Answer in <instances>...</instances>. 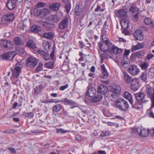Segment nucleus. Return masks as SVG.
I'll return each mask as SVG.
<instances>
[{
	"instance_id": "nucleus-1",
	"label": "nucleus",
	"mask_w": 154,
	"mask_h": 154,
	"mask_svg": "<svg viewBox=\"0 0 154 154\" xmlns=\"http://www.w3.org/2000/svg\"><path fill=\"white\" fill-rule=\"evenodd\" d=\"M22 65L20 62H18L16 64L14 70H12V75L11 79L12 83L16 84L18 81V78L20 73H21Z\"/></svg>"
},
{
	"instance_id": "nucleus-2",
	"label": "nucleus",
	"mask_w": 154,
	"mask_h": 154,
	"mask_svg": "<svg viewBox=\"0 0 154 154\" xmlns=\"http://www.w3.org/2000/svg\"><path fill=\"white\" fill-rule=\"evenodd\" d=\"M117 108L121 111L125 112L129 107V104L127 101L124 99L119 98L115 102Z\"/></svg>"
},
{
	"instance_id": "nucleus-3",
	"label": "nucleus",
	"mask_w": 154,
	"mask_h": 154,
	"mask_svg": "<svg viewBox=\"0 0 154 154\" xmlns=\"http://www.w3.org/2000/svg\"><path fill=\"white\" fill-rule=\"evenodd\" d=\"M38 62V60L35 58L31 57L27 58L26 64L30 68H33L37 65Z\"/></svg>"
},
{
	"instance_id": "nucleus-4",
	"label": "nucleus",
	"mask_w": 154,
	"mask_h": 154,
	"mask_svg": "<svg viewBox=\"0 0 154 154\" xmlns=\"http://www.w3.org/2000/svg\"><path fill=\"white\" fill-rule=\"evenodd\" d=\"M102 36L103 42V43H105L106 45L107 46V48L106 49L102 48L103 44L101 42H98V45L101 51L103 52L106 51L108 50L109 47L111 46L112 45V44L111 42L109 41L108 38H106V40L103 38V35Z\"/></svg>"
},
{
	"instance_id": "nucleus-5",
	"label": "nucleus",
	"mask_w": 154,
	"mask_h": 154,
	"mask_svg": "<svg viewBox=\"0 0 154 154\" xmlns=\"http://www.w3.org/2000/svg\"><path fill=\"white\" fill-rule=\"evenodd\" d=\"M135 96L136 100L139 102L143 103L148 101L147 100L145 99L146 94L143 92H140L135 94Z\"/></svg>"
},
{
	"instance_id": "nucleus-6",
	"label": "nucleus",
	"mask_w": 154,
	"mask_h": 154,
	"mask_svg": "<svg viewBox=\"0 0 154 154\" xmlns=\"http://www.w3.org/2000/svg\"><path fill=\"white\" fill-rule=\"evenodd\" d=\"M87 88L88 90L85 93V97L88 98H92L94 97L96 93L95 89L91 85H89Z\"/></svg>"
},
{
	"instance_id": "nucleus-7",
	"label": "nucleus",
	"mask_w": 154,
	"mask_h": 154,
	"mask_svg": "<svg viewBox=\"0 0 154 154\" xmlns=\"http://www.w3.org/2000/svg\"><path fill=\"white\" fill-rule=\"evenodd\" d=\"M76 8L75 10V12L77 15H79L80 14V12L82 13L81 9L85 8V3L82 2H78L76 4Z\"/></svg>"
},
{
	"instance_id": "nucleus-8",
	"label": "nucleus",
	"mask_w": 154,
	"mask_h": 154,
	"mask_svg": "<svg viewBox=\"0 0 154 154\" xmlns=\"http://www.w3.org/2000/svg\"><path fill=\"white\" fill-rule=\"evenodd\" d=\"M128 71L131 75H135L139 72V70L137 67L135 65H131L128 69Z\"/></svg>"
},
{
	"instance_id": "nucleus-9",
	"label": "nucleus",
	"mask_w": 154,
	"mask_h": 154,
	"mask_svg": "<svg viewBox=\"0 0 154 154\" xmlns=\"http://www.w3.org/2000/svg\"><path fill=\"white\" fill-rule=\"evenodd\" d=\"M26 46L30 48L34 54H36V51L38 48L36 47V44L34 41L31 40H28L26 43Z\"/></svg>"
},
{
	"instance_id": "nucleus-10",
	"label": "nucleus",
	"mask_w": 154,
	"mask_h": 154,
	"mask_svg": "<svg viewBox=\"0 0 154 154\" xmlns=\"http://www.w3.org/2000/svg\"><path fill=\"white\" fill-rule=\"evenodd\" d=\"M38 54L42 57L43 59L46 61L49 59L50 56L49 53L47 51H45L42 49H38L36 51V54Z\"/></svg>"
},
{
	"instance_id": "nucleus-11",
	"label": "nucleus",
	"mask_w": 154,
	"mask_h": 154,
	"mask_svg": "<svg viewBox=\"0 0 154 154\" xmlns=\"http://www.w3.org/2000/svg\"><path fill=\"white\" fill-rule=\"evenodd\" d=\"M139 87V80L138 79H133L131 83L130 88L134 91H137Z\"/></svg>"
},
{
	"instance_id": "nucleus-12",
	"label": "nucleus",
	"mask_w": 154,
	"mask_h": 154,
	"mask_svg": "<svg viewBox=\"0 0 154 154\" xmlns=\"http://www.w3.org/2000/svg\"><path fill=\"white\" fill-rule=\"evenodd\" d=\"M133 36L137 40L142 41L143 39L142 32L140 30H137L133 33Z\"/></svg>"
},
{
	"instance_id": "nucleus-13",
	"label": "nucleus",
	"mask_w": 154,
	"mask_h": 154,
	"mask_svg": "<svg viewBox=\"0 0 154 154\" xmlns=\"http://www.w3.org/2000/svg\"><path fill=\"white\" fill-rule=\"evenodd\" d=\"M107 90L108 88L106 86L103 85H100L98 86L97 92L98 94L104 95L106 93Z\"/></svg>"
},
{
	"instance_id": "nucleus-14",
	"label": "nucleus",
	"mask_w": 154,
	"mask_h": 154,
	"mask_svg": "<svg viewBox=\"0 0 154 154\" xmlns=\"http://www.w3.org/2000/svg\"><path fill=\"white\" fill-rule=\"evenodd\" d=\"M127 12L124 9H120L116 13V16L118 17L121 19L125 17Z\"/></svg>"
},
{
	"instance_id": "nucleus-15",
	"label": "nucleus",
	"mask_w": 154,
	"mask_h": 154,
	"mask_svg": "<svg viewBox=\"0 0 154 154\" xmlns=\"http://www.w3.org/2000/svg\"><path fill=\"white\" fill-rule=\"evenodd\" d=\"M110 51L111 54H120L123 51L122 49L119 48L115 45H112L110 48Z\"/></svg>"
},
{
	"instance_id": "nucleus-16",
	"label": "nucleus",
	"mask_w": 154,
	"mask_h": 154,
	"mask_svg": "<svg viewBox=\"0 0 154 154\" xmlns=\"http://www.w3.org/2000/svg\"><path fill=\"white\" fill-rule=\"evenodd\" d=\"M14 17V14L12 13H9L4 15L2 17V19L3 21L4 20L7 21H9L13 20Z\"/></svg>"
},
{
	"instance_id": "nucleus-17",
	"label": "nucleus",
	"mask_w": 154,
	"mask_h": 154,
	"mask_svg": "<svg viewBox=\"0 0 154 154\" xmlns=\"http://www.w3.org/2000/svg\"><path fill=\"white\" fill-rule=\"evenodd\" d=\"M111 91L116 94H119L121 92V88L120 86L117 85H113L110 89Z\"/></svg>"
},
{
	"instance_id": "nucleus-18",
	"label": "nucleus",
	"mask_w": 154,
	"mask_h": 154,
	"mask_svg": "<svg viewBox=\"0 0 154 154\" xmlns=\"http://www.w3.org/2000/svg\"><path fill=\"white\" fill-rule=\"evenodd\" d=\"M101 68L102 74V75L101 76V77L103 79H106L108 76L109 73L105 68L104 65H102L101 66Z\"/></svg>"
},
{
	"instance_id": "nucleus-19",
	"label": "nucleus",
	"mask_w": 154,
	"mask_h": 154,
	"mask_svg": "<svg viewBox=\"0 0 154 154\" xmlns=\"http://www.w3.org/2000/svg\"><path fill=\"white\" fill-rule=\"evenodd\" d=\"M68 25V20L67 18L63 19L60 23L59 27L61 29L65 28Z\"/></svg>"
},
{
	"instance_id": "nucleus-20",
	"label": "nucleus",
	"mask_w": 154,
	"mask_h": 154,
	"mask_svg": "<svg viewBox=\"0 0 154 154\" xmlns=\"http://www.w3.org/2000/svg\"><path fill=\"white\" fill-rule=\"evenodd\" d=\"M60 5L61 4L59 3L51 4L49 5V8L51 10L57 11L59 9Z\"/></svg>"
},
{
	"instance_id": "nucleus-21",
	"label": "nucleus",
	"mask_w": 154,
	"mask_h": 154,
	"mask_svg": "<svg viewBox=\"0 0 154 154\" xmlns=\"http://www.w3.org/2000/svg\"><path fill=\"white\" fill-rule=\"evenodd\" d=\"M48 19L49 20L55 23L58 22L60 20V18L58 17L57 16L51 14L49 16Z\"/></svg>"
},
{
	"instance_id": "nucleus-22",
	"label": "nucleus",
	"mask_w": 154,
	"mask_h": 154,
	"mask_svg": "<svg viewBox=\"0 0 154 154\" xmlns=\"http://www.w3.org/2000/svg\"><path fill=\"white\" fill-rule=\"evenodd\" d=\"M13 53L12 52H8L0 55V60H6L13 55Z\"/></svg>"
},
{
	"instance_id": "nucleus-23",
	"label": "nucleus",
	"mask_w": 154,
	"mask_h": 154,
	"mask_svg": "<svg viewBox=\"0 0 154 154\" xmlns=\"http://www.w3.org/2000/svg\"><path fill=\"white\" fill-rule=\"evenodd\" d=\"M137 131L140 136L143 137L147 136L148 134V131H146L144 129L138 128L137 129Z\"/></svg>"
},
{
	"instance_id": "nucleus-24",
	"label": "nucleus",
	"mask_w": 154,
	"mask_h": 154,
	"mask_svg": "<svg viewBox=\"0 0 154 154\" xmlns=\"http://www.w3.org/2000/svg\"><path fill=\"white\" fill-rule=\"evenodd\" d=\"M129 23V21L127 19H123L121 20V25L123 28L127 29Z\"/></svg>"
},
{
	"instance_id": "nucleus-25",
	"label": "nucleus",
	"mask_w": 154,
	"mask_h": 154,
	"mask_svg": "<svg viewBox=\"0 0 154 154\" xmlns=\"http://www.w3.org/2000/svg\"><path fill=\"white\" fill-rule=\"evenodd\" d=\"M13 41L16 45H24V42L19 37H16L14 38Z\"/></svg>"
},
{
	"instance_id": "nucleus-26",
	"label": "nucleus",
	"mask_w": 154,
	"mask_h": 154,
	"mask_svg": "<svg viewBox=\"0 0 154 154\" xmlns=\"http://www.w3.org/2000/svg\"><path fill=\"white\" fill-rule=\"evenodd\" d=\"M124 78L125 81L128 84L131 81L132 78L126 72L123 73Z\"/></svg>"
},
{
	"instance_id": "nucleus-27",
	"label": "nucleus",
	"mask_w": 154,
	"mask_h": 154,
	"mask_svg": "<svg viewBox=\"0 0 154 154\" xmlns=\"http://www.w3.org/2000/svg\"><path fill=\"white\" fill-rule=\"evenodd\" d=\"M124 96L125 98L128 100L130 104H132V97L131 94L130 93L127 92H125L124 94Z\"/></svg>"
},
{
	"instance_id": "nucleus-28",
	"label": "nucleus",
	"mask_w": 154,
	"mask_h": 154,
	"mask_svg": "<svg viewBox=\"0 0 154 154\" xmlns=\"http://www.w3.org/2000/svg\"><path fill=\"white\" fill-rule=\"evenodd\" d=\"M49 14V11L48 8H44L41 9L40 17L42 18Z\"/></svg>"
},
{
	"instance_id": "nucleus-29",
	"label": "nucleus",
	"mask_w": 154,
	"mask_h": 154,
	"mask_svg": "<svg viewBox=\"0 0 154 154\" xmlns=\"http://www.w3.org/2000/svg\"><path fill=\"white\" fill-rule=\"evenodd\" d=\"M63 102L65 104L68 105L69 106H73L76 105V103L72 100H69L67 98H65L63 100Z\"/></svg>"
},
{
	"instance_id": "nucleus-30",
	"label": "nucleus",
	"mask_w": 154,
	"mask_h": 154,
	"mask_svg": "<svg viewBox=\"0 0 154 154\" xmlns=\"http://www.w3.org/2000/svg\"><path fill=\"white\" fill-rule=\"evenodd\" d=\"M143 104V103H142L139 102V101L137 100L134 103V101L133 100L132 104H131L132 105V108H133L139 109V106Z\"/></svg>"
},
{
	"instance_id": "nucleus-31",
	"label": "nucleus",
	"mask_w": 154,
	"mask_h": 154,
	"mask_svg": "<svg viewBox=\"0 0 154 154\" xmlns=\"http://www.w3.org/2000/svg\"><path fill=\"white\" fill-rule=\"evenodd\" d=\"M94 97L91 99L92 101L94 103L101 101L103 98L102 96L100 95L97 94Z\"/></svg>"
},
{
	"instance_id": "nucleus-32",
	"label": "nucleus",
	"mask_w": 154,
	"mask_h": 154,
	"mask_svg": "<svg viewBox=\"0 0 154 154\" xmlns=\"http://www.w3.org/2000/svg\"><path fill=\"white\" fill-rule=\"evenodd\" d=\"M61 109V105L60 104H57L53 107L52 111L53 112H57L59 111Z\"/></svg>"
},
{
	"instance_id": "nucleus-33",
	"label": "nucleus",
	"mask_w": 154,
	"mask_h": 154,
	"mask_svg": "<svg viewBox=\"0 0 154 154\" xmlns=\"http://www.w3.org/2000/svg\"><path fill=\"white\" fill-rule=\"evenodd\" d=\"M43 37L46 38L51 40L53 38V35L51 32H49L47 33H44Z\"/></svg>"
},
{
	"instance_id": "nucleus-34",
	"label": "nucleus",
	"mask_w": 154,
	"mask_h": 154,
	"mask_svg": "<svg viewBox=\"0 0 154 154\" xmlns=\"http://www.w3.org/2000/svg\"><path fill=\"white\" fill-rule=\"evenodd\" d=\"M42 88V84L41 83L38 86L36 87L35 88V93L38 94H39L41 92V90Z\"/></svg>"
},
{
	"instance_id": "nucleus-35",
	"label": "nucleus",
	"mask_w": 154,
	"mask_h": 154,
	"mask_svg": "<svg viewBox=\"0 0 154 154\" xmlns=\"http://www.w3.org/2000/svg\"><path fill=\"white\" fill-rule=\"evenodd\" d=\"M54 65V61H50L48 62L45 63V66L48 68L53 69Z\"/></svg>"
},
{
	"instance_id": "nucleus-36",
	"label": "nucleus",
	"mask_w": 154,
	"mask_h": 154,
	"mask_svg": "<svg viewBox=\"0 0 154 154\" xmlns=\"http://www.w3.org/2000/svg\"><path fill=\"white\" fill-rule=\"evenodd\" d=\"M140 66L142 69L146 70L149 67V65L146 62H143L140 63Z\"/></svg>"
},
{
	"instance_id": "nucleus-37",
	"label": "nucleus",
	"mask_w": 154,
	"mask_h": 154,
	"mask_svg": "<svg viewBox=\"0 0 154 154\" xmlns=\"http://www.w3.org/2000/svg\"><path fill=\"white\" fill-rule=\"evenodd\" d=\"M13 48V44L12 42L9 40H8L5 49L6 50H10Z\"/></svg>"
},
{
	"instance_id": "nucleus-38",
	"label": "nucleus",
	"mask_w": 154,
	"mask_h": 154,
	"mask_svg": "<svg viewBox=\"0 0 154 154\" xmlns=\"http://www.w3.org/2000/svg\"><path fill=\"white\" fill-rule=\"evenodd\" d=\"M79 43L81 48L85 47H89L91 46V44L89 43H85L84 44L82 42L80 41L79 42Z\"/></svg>"
},
{
	"instance_id": "nucleus-39",
	"label": "nucleus",
	"mask_w": 154,
	"mask_h": 154,
	"mask_svg": "<svg viewBox=\"0 0 154 154\" xmlns=\"http://www.w3.org/2000/svg\"><path fill=\"white\" fill-rule=\"evenodd\" d=\"M31 30L33 32H37L40 30V28L35 25L33 26L31 28Z\"/></svg>"
},
{
	"instance_id": "nucleus-40",
	"label": "nucleus",
	"mask_w": 154,
	"mask_h": 154,
	"mask_svg": "<svg viewBox=\"0 0 154 154\" xmlns=\"http://www.w3.org/2000/svg\"><path fill=\"white\" fill-rule=\"evenodd\" d=\"M23 113L24 116H25V118L27 117L29 119L32 118L34 116V113L32 112L28 113L23 112Z\"/></svg>"
},
{
	"instance_id": "nucleus-41",
	"label": "nucleus",
	"mask_w": 154,
	"mask_h": 154,
	"mask_svg": "<svg viewBox=\"0 0 154 154\" xmlns=\"http://www.w3.org/2000/svg\"><path fill=\"white\" fill-rule=\"evenodd\" d=\"M146 72L145 71L141 73L140 78L141 79L145 82L146 80Z\"/></svg>"
},
{
	"instance_id": "nucleus-42",
	"label": "nucleus",
	"mask_w": 154,
	"mask_h": 154,
	"mask_svg": "<svg viewBox=\"0 0 154 154\" xmlns=\"http://www.w3.org/2000/svg\"><path fill=\"white\" fill-rule=\"evenodd\" d=\"M129 10L130 11L132 12L133 14H135V13L139 11L137 10V8L133 5L131 6L129 8Z\"/></svg>"
},
{
	"instance_id": "nucleus-43",
	"label": "nucleus",
	"mask_w": 154,
	"mask_h": 154,
	"mask_svg": "<svg viewBox=\"0 0 154 154\" xmlns=\"http://www.w3.org/2000/svg\"><path fill=\"white\" fill-rule=\"evenodd\" d=\"M43 45L44 49L45 50H48L49 49L50 46L48 42H44L43 43Z\"/></svg>"
},
{
	"instance_id": "nucleus-44",
	"label": "nucleus",
	"mask_w": 154,
	"mask_h": 154,
	"mask_svg": "<svg viewBox=\"0 0 154 154\" xmlns=\"http://www.w3.org/2000/svg\"><path fill=\"white\" fill-rule=\"evenodd\" d=\"M43 66V64L42 63H39L35 69V72H38L41 71L42 68V67Z\"/></svg>"
},
{
	"instance_id": "nucleus-45",
	"label": "nucleus",
	"mask_w": 154,
	"mask_h": 154,
	"mask_svg": "<svg viewBox=\"0 0 154 154\" xmlns=\"http://www.w3.org/2000/svg\"><path fill=\"white\" fill-rule=\"evenodd\" d=\"M144 22L146 25H149L152 23V21L149 18H146L144 20Z\"/></svg>"
},
{
	"instance_id": "nucleus-46",
	"label": "nucleus",
	"mask_w": 154,
	"mask_h": 154,
	"mask_svg": "<svg viewBox=\"0 0 154 154\" xmlns=\"http://www.w3.org/2000/svg\"><path fill=\"white\" fill-rule=\"evenodd\" d=\"M110 134V132L108 131H103L100 134V136L104 137L109 136Z\"/></svg>"
},
{
	"instance_id": "nucleus-47",
	"label": "nucleus",
	"mask_w": 154,
	"mask_h": 154,
	"mask_svg": "<svg viewBox=\"0 0 154 154\" xmlns=\"http://www.w3.org/2000/svg\"><path fill=\"white\" fill-rule=\"evenodd\" d=\"M85 113H87V114L89 116H92L94 113V111L92 109H90L89 110H86L85 111Z\"/></svg>"
},
{
	"instance_id": "nucleus-48",
	"label": "nucleus",
	"mask_w": 154,
	"mask_h": 154,
	"mask_svg": "<svg viewBox=\"0 0 154 154\" xmlns=\"http://www.w3.org/2000/svg\"><path fill=\"white\" fill-rule=\"evenodd\" d=\"M34 15L36 16H39L40 17L41 9H35L34 10Z\"/></svg>"
},
{
	"instance_id": "nucleus-49",
	"label": "nucleus",
	"mask_w": 154,
	"mask_h": 154,
	"mask_svg": "<svg viewBox=\"0 0 154 154\" xmlns=\"http://www.w3.org/2000/svg\"><path fill=\"white\" fill-rule=\"evenodd\" d=\"M105 10V8H101L100 5H97V8L95 9V12L100 11L101 12H103Z\"/></svg>"
},
{
	"instance_id": "nucleus-50",
	"label": "nucleus",
	"mask_w": 154,
	"mask_h": 154,
	"mask_svg": "<svg viewBox=\"0 0 154 154\" xmlns=\"http://www.w3.org/2000/svg\"><path fill=\"white\" fill-rule=\"evenodd\" d=\"M57 132L58 133H60L62 134H63L64 133H66L68 132H69L70 131L69 130H65L63 128H59L57 129Z\"/></svg>"
},
{
	"instance_id": "nucleus-51",
	"label": "nucleus",
	"mask_w": 154,
	"mask_h": 154,
	"mask_svg": "<svg viewBox=\"0 0 154 154\" xmlns=\"http://www.w3.org/2000/svg\"><path fill=\"white\" fill-rule=\"evenodd\" d=\"M17 50L19 52V53L21 55H23L25 54V51L23 48H17Z\"/></svg>"
},
{
	"instance_id": "nucleus-52",
	"label": "nucleus",
	"mask_w": 154,
	"mask_h": 154,
	"mask_svg": "<svg viewBox=\"0 0 154 154\" xmlns=\"http://www.w3.org/2000/svg\"><path fill=\"white\" fill-rule=\"evenodd\" d=\"M6 5L8 9L10 10H12L15 8H13V6H12V5H13L11 3H10V2L9 0H8V1L7 2Z\"/></svg>"
},
{
	"instance_id": "nucleus-53",
	"label": "nucleus",
	"mask_w": 154,
	"mask_h": 154,
	"mask_svg": "<svg viewBox=\"0 0 154 154\" xmlns=\"http://www.w3.org/2000/svg\"><path fill=\"white\" fill-rule=\"evenodd\" d=\"M135 14L132 15V17L133 20L137 21L139 19V11L135 13Z\"/></svg>"
},
{
	"instance_id": "nucleus-54",
	"label": "nucleus",
	"mask_w": 154,
	"mask_h": 154,
	"mask_svg": "<svg viewBox=\"0 0 154 154\" xmlns=\"http://www.w3.org/2000/svg\"><path fill=\"white\" fill-rule=\"evenodd\" d=\"M8 40H1V44L2 46L4 47L5 49V47H6L7 43Z\"/></svg>"
},
{
	"instance_id": "nucleus-55",
	"label": "nucleus",
	"mask_w": 154,
	"mask_h": 154,
	"mask_svg": "<svg viewBox=\"0 0 154 154\" xmlns=\"http://www.w3.org/2000/svg\"><path fill=\"white\" fill-rule=\"evenodd\" d=\"M62 101V100H56L54 99H50L48 102L50 103H57L59 102H61Z\"/></svg>"
},
{
	"instance_id": "nucleus-56",
	"label": "nucleus",
	"mask_w": 154,
	"mask_h": 154,
	"mask_svg": "<svg viewBox=\"0 0 154 154\" xmlns=\"http://www.w3.org/2000/svg\"><path fill=\"white\" fill-rule=\"evenodd\" d=\"M45 4L42 2H38L36 4V6L38 8H43L45 6Z\"/></svg>"
},
{
	"instance_id": "nucleus-57",
	"label": "nucleus",
	"mask_w": 154,
	"mask_h": 154,
	"mask_svg": "<svg viewBox=\"0 0 154 154\" xmlns=\"http://www.w3.org/2000/svg\"><path fill=\"white\" fill-rule=\"evenodd\" d=\"M4 84L2 85V87H6L7 88H9L10 87V86L9 85V84L8 82L6 81L3 82Z\"/></svg>"
},
{
	"instance_id": "nucleus-58",
	"label": "nucleus",
	"mask_w": 154,
	"mask_h": 154,
	"mask_svg": "<svg viewBox=\"0 0 154 154\" xmlns=\"http://www.w3.org/2000/svg\"><path fill=\"white\" fill-rule=\"evenodd\" d=\"M148 132L149 134H150L152 136H154V128H152L150 129H148Z\"/></svg>"
},
{
	"instance_id": "nucleus-59",
	"label": "nucleus",
	"mask_w": 154,
	"mask_h": 154,
	"mask_svg": "<svg viewBox=\"0 0 154 154\" xmlns=\"http://www.w3.org/2000/svg\"><path fill=\"white\" fill-rule=\"evenodd\" d=\"M70 5L69 4H67L66 5L65 8L66 10L67 13H68L69 12L70 9Z\"/></svg>"
},
{
	"instance_id": "nucleus-60",
	"label": "nucleus",
	"mask_w": 154,
	"mask_h": 154,
	"mask_svg": "<svg viewBox=\"0 0 154 154\" xmlns=\"http://www.w3.org/2000/svg\"><path fill=\"white\" fill-rule=\"evenodd\" d=\"M154 57V55L150 53L148 54L146 56V59L149 60L150 59Z\"/></svg>"
},
{
	"instance_id": "nucleus-61",
	"label": "nucleus",
	"mask_w": 154,
	"mask_h": 154,
	"mask_svg": "<svg viewBox=\"0 0 154 154\" xmlns=\"http://www.w3.org/2000/svg\"><path fill=\"white\" fill-rule=\"evenodd\" d=\"M123 33H124L125 35H127L129 34V32L126 29L123 28L121 30Z\"/></svg>"
},
{
	"instance_id": "nucleus-62",
	"label": "nucleus",
	"mask_w": 154,
	"mask_h": 154,
	"mask_svg": "<svg viewBox=\"0 0 154 154\" xmlns=\"http://www.w3.org/2000/svg\"><path fill=\"white\" fill-rule=\"evenodd\" d=\"M68 85L67 84H66L65 85L61 86L60 87V89L61 91H63L66 88H68Z\"/></svg>"
},
{
	"instance_id": "nucleus-63",
	"label": "nucleus",
	"mask_w": 154,
	"mask_h": 154,
	"mask_svg": "<svg viewBox=\"0 0 154 154\" xmlns=\"http://www.w3.org/2000/svg\"><path fill=\"white\" fill-rule=\"evenodd\" d=\"M139 48L137 47V45L135 46H133L132 47L131 49V51L132 52H134L136 50H138Z\"/></svg>"
},
{
	"instance_id": "nucleus-64",
	"label": "nucleus",
	"mask_w": 154,
	"mask_h": 154,
	"mask_svg": "<svg viewBox=\"0 0 154 154\" xmlns=\"http://www.w3.org/2000/svg\"><path fill=\"white\" fill-rule=\"evenodd\" d=\"M137 47L139 49L142 48L144 47V45L143 43H139L137 45Z\"/></svg>"
}]
</instances>
